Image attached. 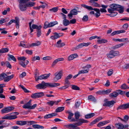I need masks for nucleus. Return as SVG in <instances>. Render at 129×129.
<instances>
[{"instance_id": "obj_25", "label": "nucleus", "mask_w": 129, "mask_h": 129, "mask_svg": "<svg viewBox=\"0 0 129 129\" xmlns=\"http://www.w3.org/2000/svg\"><path fill=\"white\" fill-rule=\"evenodd\" d=\"M118 95V93L116 92H114L112 93H110L109 95V97L110 98H115Z\"/></svg>"}, {"instance_id": "obj_24", "label": "nucleus", "mask_w": 129, "mask_h": 129, "mask_svg": "<svg viewBox=\"0 0 129 129\" xmlns=\"http://www.w3.org/2000/svg\"><path fill=\"white\" fill-rule=\"evenodd\" d=\"M14 77L13 74L11 75L6 76V78L4 79V81L5 82H7L10 80L12 78Z\"/></svg>"}, {"instance_id": "obj_64", "label": "nucleus", "mask_w": 129, "mask_h": 129, "mask_svg": "<svg viewBox=\"0 0 129 129\" xmlns=\"http://www.w3.org/2000/svg\"><path fill=\"white\" fill-rule=\"evenodd\" d=\"M123 69H129V63L126 64L123 67Z\"/></svg>"}, {"instance_id": "obj_62", "label": "nucleus", "mask_w": 129, "mask_h": 129, "mask_svg": "<svg viewBox=\"0 0 129 129\" xmlns=\"http://www.w3.org/2000/svg\"><path fill=\"white\" fill-rule=\"evenodd\" d=\"M40 57L39 56H35L33 57V61H35L36 60H40Z\"/></svg>"}, {"instance_id": "obj_21", "label": "nucleus", "mask_w": 129, "mask_h": 129, "mask_svg": "<svg viewBox=\"0 0 129 129\" xmlns=\"http://www.w3.org/2000/svg\"><path fill=\"white\" fill-rule=\"evenodd\" d=\"M109 122V120L100 122L97 124V126L99 127L102 126L108 123Z\"/></svg>"}, {"instance_id": "obj_23", "label": "nucleus", "mask_w": 129, "mask_h": 129, "mask_svg": "<svg viewBox=\"0 0 129 129\" xmlns=\"http://www.w3.org/2000/svg\"><path fill=\"white\" fill-rule=\"evenodd\" d=\"M115 125L117 129H123V124L122 123H118L115 124Z\"/></svg>"}, {"instance_id": "obj_13", "label": "nucleus", "mask_w": 129, "mask_h": 129, "mask_svg": "<svg viewBox=\"0 0 129 129\" xmlns=\"http://www.w3.org/2000/svg\"><path fill=\"white\" fill-rule=\"evenodd\" d=\"M91 44L90 43H82L78 45L74 49L75 50L77 49L81 48L83 47L84 46H87Z\"/></svg>"}, {"instance_id": "obj_22", "label": "nucleus", "mask_w": 129, "mask_h": 129, "mask_svg": "<svg viewBox=\"0 0 129 129\" xmlns=\"http://www.w3.org/2000/svg\"><path fill=\"white\" fill-rule=\"evenodd\" d=\"M61 40H59L57 41V47H58L60 48L61 47L65 45V44L63 42L61 43Z\"/></svg>"}, {"instance_id": "obj_3", "label": "nucleus", "mask_w": 129, "mask_h": 129, "mask_svg": "<svg viewBox=\"0 0 129 129\" xmlns=\"http://www.w3.org/2000/svg\"><path fill=\"white\" fill-rule=\"evenodd\" d=\"M110 8L108 9V11L111 12L113 11H118L120 14H122L124 11V7L120 5L115 4H112L110 6Z\"/></svg>"}, {"instance_id": "obj_57", "label": "nucleus", "mask_w": 129, "mask_h": 129, "mask_svg": "<svg viewBox=\"0 0 129 129\" xmlns=\"http://www.w3.org/2000/svg\"><path fill=\"white\" fill-rule=\"evenodd\" d=\"M5 64L7 68L10 69L12 68L11 66L9 61L5 62Z\"/></svg>"}, {"instance_id": "obj_17", "label": "nucleus", "mask_w": 129, "mask_h": 129, "mask_svg": "<svg viewBox=\"0 0 129 129\" xmlns=\"http://www.w3.org/2000/svg\"><path fill=\"white\" fill-rule=\"evenodd\" d=\"M78 55L77 54H72L70 55L68 57V59L69 61L72 60L74 58H77L78 57Z\"/></svg>"}, {"instance_id": "obj_58", "label": "nucleus", "mask_w": 129, "mask_h": 129, "mask_svg": "<svg viewBox=\"0 0 129 129\" xmlns=\"http://www.w3.org/2000/svg\"><path fill=\"white\" fill-rule=\"evenodd\" d=\"M111 90L112 89H110L107 90H104V94H107L111 92Z\"/></svg>"}, {"instance_id": "obj_7", "label": "nucleus", "mask_w": 129, "mask_h": 129, "mask_svg": "<svg viewBox=\"0 0 129 129\" xmlns=\"http://www.w3.org/2000/svg\"><path fill=\"white\" fill-rule=\"evenodd\" d=\"M62 75L63 72L62 70H61L59 72L55 73L54 74V77L53 78L54 80L56 82L60 79Z\"/></svg>"}, {"instance_id": "obj_51", "label": "nucleus", "mask_w": 129, "mask_h": 129, "mask_svg": "<svg viewBox=\"0 0 129 129\" xmlns=\"http://www.w3.org/2000/svg\"><path fill=\"white\" fill-rule=\"evenodd\" d=\"M88 19V15H84L82 19V20L84 21H87Z\"/></svg>"}, {"instance_id": "obj_53", "label": "nucleus", "mask_w": 129, "mask_h": 129, "mask_svg": "<svg viewBox=\"0 0 129 129\" xmlns=\"http://www.w3.org/2000/svg\"><path fill=\"white\" fill-rule=\"evenodd\" d=\"M19 64L24 68H25L26 67V65L25 63V62L23 61H20Z\"/></svg>"}, {"instance_id": "obj_43", "label": "nucleus", "mask_w": 129, "mask_h": 129, "mask_svg": "<svg viewBox=\"0 0 129 129\" xmlns=\"http://www.w3.org/2000/svg\"><path fill=\"white\" fill-rule=\"evenodd\" d=\"M57 24V22L56 21L51 22L49 23V27H52Z\"/></svg>"}, {"instance_id": "obj_19", "label": "nucleus", "mask_w": 129, "mask_h": 129, "mask_svg": "<svg viewBox=\"0 0 129 129\" xmlns=\"http://www.w3.org/2000/svg\"><path fill=\"white\" fill-rule=\"evenodd\" d=\"M26 121L24 120L17 121L16 122L17 124L21 126L26 125Z\"/></svg>"}, {"instance_id": "obj_16", "label": "nucleus", "mask_w": 129, "mask_h": 129, "mask_svg": "<svg viewBox=\"0 0 129 129\" xmlns=\"http://www.w3.org/2000/svg\"><path fill=\"white\" fill-rule=\"evenodd\" d=\"M89 122L87 120H85L83 119H79L78 122V125L80 126L83 123H87Z\"/></svg>"}, {"instance_id": "obj_54", "label": "nucleus", "mask_w": 129, "mask_h": 129, "mask_svg": "<svg viewBox=\"0 0 129 129\" xmlns=\"http://www.w3.org/2000/svg\"><path fill=\"white\" fill-rule=\"evenodd\" d=\"M47 104L49 106H52L54 105L53 101H49L47 102Z\"/></svg>"}, {"instance_id": "obj_63", "label": "nucleus", "mask_w": 129, "mask_h": 129, "mask_svg": "<svg viewBox=\"0 0 129 129\" xmlns=\"http://www.w3.org/2000/svg\"><path fill=\"white\" fill-rule=\"evenodd\" d=\"M113 70L112 69H110L108 72L107 74L108 76H110L113 74Z\"/></svg>"}, {"instance_id": "obj_48", "label": "nucleus", "mask_w": 129, "mask_h": 129, "mask_svg": "<svg viewBox=\"0 0 129 129\" xmlns=\"http://www.w3.org/2000/svg\"><path fill=\"white\" fill-rule=\"evenodd\" d=\"M26 59V58L24 56L19 57L18 58V59L20 60V61H23V62L25 61Z\"/></svg>"}, {"instance_id": "obj_50", "label": "nucleus", "mask_w": 129, "mask_h": 129, "mask_svg": "<svg viewBox=\"0 0 129 129\" xmlns=\"http://www.w3.org/2000/svg\"><path fill=\"white\" fill-rule=\"evenodd\" d=\"M41 43L39 41H37L35 43H33V46H38L41 45Z\"/></svg>"}, {"instance_id": "obj_47", "label": "nucleus", "mask_w": 129, "mask_h": 129, "mask_svg": "<svg viewBox=\"0 0 129 129\" xmlns=\"http://www.w3.org/2000/svg\"><path fill=\"white\" fill-rule=\"evenodd\" d=\"M71 13L72 14L74 15H76L77 14V10L74 9H73L72 10L70 11Z\"/></svg>"}, {"instance_id": "obj_26", "label": "nucleus", "mask_w": 129, "mask_h": 129, "mask_svg": "<svg viewBox=\"0 0 129 129\" xmlns=\"http://www.w3.org/2000/svg\"><path fill=\"white\" fill-rule=\"evenodd\" d=\"M63 25L65 26L69 25L70 24V22L69 20L66 19H64L63 21Z\"/></svg>"}, {"instance_id": "obj_11", "label": "nucleus", "mask_w": 129, "mask_h": 129, "mask_svg": "<svg viewBox=\"0 0 129 129\" xmlns=\"http://www.w3.org/2000/svg\"><path fill=\"white\" fill-rule=\"evenodd\" d=\"M31 100H30L27 103L22 106V107L24 109H32V106H31Z\"/></svg>"}, {"instance_id": "obj_56", "label": "nucleus", "mask_w": 129, "mask_h": 129, "mask_svg": "<svg viewBox=\"0 0 129 129\" xmlns=\"http://www.w3.org/2000/svg\"><path fill=\"white\" fill-rule=\"evenodd\" d=\"M52 59V57L50 56H47L43 57V59L44 60H49Z\"/></svg>"}, {"instance_id": "obj_18", "label": "nucleus", "mask_w": 129, "mask_h": 129, "mask_svg": "<svg viewBox=\"0 0 129 129\" xmlns=\"http://www.w3.org/2000/svg\"><path fill=\"white\" fill-rule=\"evenodd\" d=\"M56 115L57 113H52L45 116L44 117V118L45 119H48L51 118L53 116H56Z\"/></svg>"}, {"instance_id": "obj_37", "label": "nucleus", "mask_w": 129, "mask_h": 129, "mask_svg": "<svg viewBox=\"0 0 129 129\" xmlns=\"http://www.w3.org/2000/svg\"><path fill=\"white\" fill-rule=\"evenodd\" d=\"M98 43L99 44H102L107 43V40L104 39H102L101 40H98L97 41Z\"/></svg>"}, {"instance_id": "obj_35", "label": "nucleus", "mask_w": 129, "mask_h": 129, "mask_svg": "<svg viewBox=\"0 0 129 129\" xmlns=\"http://www.w3.org/2000/svg\"><path fill=\"white\" fill-rule=\"evenodd\" d=\"M70 84L69 83L67 84L65 83V82H64V86H62L59 88V89H65L66 88H68L69 86V85Z\"/></svg>"}, {"instance_id": "obj_59", "label": "nucleus", "mask_w": 129, "mask_h": 129, "mask_svg": "<svg viewBox=\"0 0 129 129\" xmlns=\"http://www.w3.org/2000/svg\"><path fill=\"white\" fill-rule=\"evenodd\" d=\"M91 6L95 7H101L100 5L96 2L94 3Z\"/></svg>"}, {"instance_id": "obj_49", "label": "nucleus", "mask_w": 129, "mask_h": 129, "mask_svg": "<svg viewBox=\"0 0 129 129\" xmlns=\"http://www.w3.org/2000/svg\"><path fill=\"white\" fill-rule=\"evenodd\" d=\"M112 51L114 57L119 55V52L118 51H115L113 50Z\"/></svg>"}, {"instance_id": "obj_27", "label": "nucleus", "mask_w": 129, "mask_h": 129, "mask_svg": "<svg viewBox=\"0 0 129 129\" xmlns=\"http://www.w3.org/2000/svg\"><path fill=\"white\" fill-rule=\"evenodd\" d=\"M81 6L84 8L86 9L89 11L93 10V8L91 6H88L85 4H82Z\"/></svg>"}, {"instance_id": "obj_33", "label": "nucleus", "mask_w": 129, "mask_h": 129, "mask_svg": "<svg viewBox=\"0 0 129 129\" xmlns=\"http://www.w3.org/2000/svg\"><path fill=\"white\" fill-rule=\"evenodd\" d=\"M8 56H9L8 59V60H10L12 59L14 61H16V58L13 55L10 54H8Z\"/></svg>"}, {"instance_id": "obj_36", "label": "nucleus", "mask_w": 129, "mask_h": 129, "mask_svg": "<svg viewBox=\"0 0 129 129\" xmlns=\"http://www.w3.org/2000/svg\"><path fill=\"white\" fill-rule=\"evenodd\" d=\"M9 51V49L8 48H3L0 49V53H5Z\"/></svg>"}, {"instance_id": "obj_15", "label": "nucleus", "mask_w": 129, "mask_h": 129, "mask_svg": "<svg viewBox=\"0 0 129 129\" xmlns=\"http://www.w3.org/2000/svg\"><path fill=\"white\" fill-rule=\"evenodd\" d=\"M17 118V116L15 115H10L8 116V115H6L4 117L2 118L4 119L11 120L16 119Z\"/></svg>"}, {"instance_id": "obj_42", "label": "nucleus", "mask_w": 129, "mask_h": 129, "mask_svg": "<svg viewBox=\"0 0 129 129\" xmlns=\"http://www.w3.org/2000/svg\"><path fill=\"white\" fill-rule=\"evenodd\" d=\"M49 23L47 21H46L44 23L43 28L44 29H46L47 28L49 27Z\"/></svg>"}, {"instance_id": "obj_60", "label": "nucleus", "mask_w": 129, "mask_h": 129, "mask_svg": "<svg viewBox=\"0 0 129 129\" xmlns=\"http://www.w3.org/2000/svg\"><path fill=\"white\" fill-rule=\"evenodd\" d=\"M117 91L118 92V93L121 95H123L125 93V92L122 91L120 90H117Z\"/></svg>"}, {"instance_id": "obj_20", "label": "nucleus", "mask_w": 129, "mask_h": 129, "mask_svg": "<svg viewBox=\"0 0 129 129\" xmlns=\"http://www.w3.org/2000/svg\"><path fill=\"white\" fill-rule=\"evenodd\" d=\"M72 74H69L67 77H66L64 79V82L67 84H70L69 80L71 79L72 77Z\"/></svg>"}, {"instance_id": "obj_44", "label": "nucleus", "mask_w": 129, "mask_h": 129, "mask_svg": "<svg viewBox=\"0 0 129 129\" xmlns=\"http://www.w3.org/2000/svg\"><path fill=\"white\" fill-rule=\"evenodd\" d=\"M67 112L69 114L68 118L69 119H71L72 117L74 115V114L71 113V112L69 111H67Z\"/></svg>"}, {"instance_id": "obj_39", "label": "nucleus", "mask_w": 129, "mask_h": 129, "mask_svg": "<svg viewBox=\"0 0 129 129\" xmlns=\"http://www.w3.org/2000/svg\"><path fill=\"white\" fill-rule=\"evenodd\" d=\"M80 116L79 113L78 112H75V117L76 119L78 120Z\"/></svg>"}, {"instance_id": "obj_52", "label": "nucleus", "mask_w": 129, "mask_h": 129, "mask_svg": "<svg viewBox=\"0 0 129 129\" xmlns=\"http://www.w3.org/2000/svg\"><path fill=\"white\" fill-rule=\"evenodd\" d=\"M19 86L26 93L29 92V91L23 85L20 84Z\"/></svg>"}, {"instance_id": "obj_29", "label": "nucleus", "mask_w": 129, "mask_h": 129, "mask_svg": "<svg viewBox=\"0 0 129 129\" xmlns=\"http://www.w3.org/2000/svg\"><path fill=\"white\" fill-rule=\"evenodd\" d=\"M88 98L89 100L92 102H95L96 101L95 98L92 95H90L89 96Z\"/></svg>"}, {"instance_id": "obj_10", "label": "nucleus", "mask_w": 129, "mask_h": 129, "mask_svg": "<svg viewBox=\"0 0 129 129\" xmlns=\"http://www.w3.org/2000/svg\"><path fill=\"white\" fill-rule=\"evenodd\" d=\"M78 126L77 122L75 123L74 124L71 123L68 125V127L69 129H80V128L77 127Z\"/></svg>"}, {"instance_id": "obj_5", "label": "nucleus", "mask_w": 129, "mask_h": 129, "mask_svg": "<svg viewBox=\"0 0 129 129\" xmlns=\"http://www.w3.org/2000/svg\"><path fill=\"white\" fill-rule=\"evenodd\" d=\"M15 20L11 19L9 22L6 24V25H9L13 22H14L16 23V28L18 29V28L19 27V19L18 17H15Z\"/></svg>"}, {"instance_id": "obj_45", "label": "nucleus", "mask_w": 129, "mask_h": 129, "mask_svg": "<svg viewBox=\"0 0 129 129\" xmlns=\"http://www.w3.org/2000/svg\"><path fill=\"white\" fill-rule=\"evenodd\" d=\"M71 88L73 89L74 90H80V88L78 87L75 85H72Z\"/></svg>"}, {"instance_id": "obj_1", "label": "nucleus", "mask_w": 129, "mask_h": 129, "mask_svg": "<svg viewBox=\"0 0 129 129\" xmlns=\"http://www.w3.org/2000/svg\"><path fill=\"white\" fill-rule=\"evenodd\" d=\"M59 85V83H46L43 81L41 83L37 84L36 86V87L37 89H44L47 87H53L58 86Z\"/></svg>"}, {"instance_id": "obj_46", "label": "nucleus", "mask_w": 129, "mask_h": 129, "mask_svg": "<svg viewBox=\"0 0 129 129\" xmlns=\"http://www.w3.org/2000/svg\"><path fill=\"white\" fill-rule=\"evenodd\" d=\"M58 7H54L49 10V11H52L54 12H56L58 11Z\"/></svg>"}, {"instance_id": "obj_41", "label": "nucleus", "mask_w": 129, "mask_h": 129, "mask_svg": "<svg viewBox=\"0 0 129 129\" xmlns=\"http://www.w3.org/2000/svg\"><path fill=\"white\" fill-rule=\"evenodd\" d=\"M9 20V18L6 19H2L0 20V24H2L3 23L8 22Z\"/></svg>"}, {"instance_id": "obj_38", "label": "nucleus", "mask_w": 129, "mask_h": 129, "mask_svg": "<svg viewBox=\"0 0 129 129\" xmlns=\"http://www.w3.org/2000/svg\"><path fill=\"white\" fill-rule=\"evenodd\" d=\"M89 71V69H88V70H84L80 71H79L78 73L79 75L81 74H84L87 73Z\"/></svg>"}, {"instance_id": "obj_14", "label": "nucleus", "mask_w": 129, "mask_h": 129, "mask_svg": "<svg viewBox=\"0 0 129 129\" xmlns=\"http://www.w3.org/2000/svg\"><path fill=\"white\" fill-rule=\"evenodd\" d=\"M128 108H129V103L122 104L119 106L117 108V110L120 109H125Z\"/></svg>"}, {"instance_id": "obj_34", "label": "nucleus", "mask_w": 129, "mask_h": 129, "mask_svg": "<svg viewBox=\"0 0 129 129\" xmlns=\"http://www.w3.org/2000/svg\"><path fill=\"white\" fill-rule=\"evenodd\" d=\"M114 11H115L113 10L112 12H109V13H110L111 14H108V15L111 17H113L117 15V13L116 12H114Z\"/></svg>"}, {"instance_id": "obj_6", "label": "nucleus", "mask_w": 129, "mask_h": 129, "mask_svg": "<svg viewBox=\"0 0 129 129\" xmlns=\"http://www.w3.org/2000/svg\"><path fill=\"white\" fill-rule=\"evenodd\" d=\"M42 27V26L40 25L38 26L37 25L33 24V29H37V36L38 37H39L41 35L42 32L41 29Z\"/></svg>"}, {"instance_id": "obj_40", "label": "nucleus", "mask_w": 129, "mask_h": 129, "mask_svg": "<svg viewBox=\"0 0 129 129\" xmlns=\"http://www.w3.org/2000/svg\"><path fill=\"white\" fill-rule=\"evenodd\" d=\"M121 88L122 89H129V87H128L126 84L124 83L121 85Z\"/></svg>"}, {"instance_id": "obj_55", "label": "nucleus", "mask_w": 129, "mask_h": 129, "mask_svg": "<svg viewBox=\"0 0 129 129\" xmlns=\"http://www.w3.org/2000/svg\"><path fill=\"white\" fill-rule=\"evenodd\" d=\"M32 20L30 22H29V29L30 30V34L31 35V33L32 32V25L31 26V24L32 23Z\"/></svg>"}, {"instance_id": "obj_28", "label": "nucleus", "mask_w": 129, "mask_h": 129, "mask_svg": "<svg viewBox=\"0 0 129 129\" xmlns=\"http://www.w3.org/2000/svg\"><path fill=\"white\" fill-rule=\"evenodd\" d=\"M123 45V44L122 43L119 44L112 47L111 49L113 50H115L119 48L120 47L122 46Z\"/></svg>"}, {"instance_id": "obj_2", "label": "nucleus", "mask_w": 129, "mask_h": 129, "mask_svg": "<svg viewBox=\"0 0 129 129\" xmlns=\"http://www.w3.org/2000/svg\"><path fill=\"white\" fill-rule=\"evenodd\" d=\"M19 7L20 10L24 11L27 9V7L32 6V2L30 0H19Z\"/></svg>"}, {"instance_id": "obj_8", "label": "nucleus", "mask_w": 129, "mask_h": 129, "mask_svg": "<svg viewBox=\"0 0 129 129\" xmlns=\"http://www.w3.org/2000/svg\"><path fill=\"white\" fill-rule=\"evenodd\" d=\"M104 101L105 103L103 104V106L106 107L108 106L110 107H112L115 103V102L113 100L108 101V100L106 99H104Z\"/></svg>"}, {"instance_id": "obj_9", "label": "nucleus", "mask_w": 129, "mask_h": 129, "mask_svg": "<svg viewBox=\"0 0 129 129\" xmlns=\"http://www.w3.org/2000/svg\"><path fill=\"white\" fill-rule=\"evenodd\" d=\"M14 109V108L12 106H9L1 110V112L2 113H8L10 112Z\"/></svg>"}, {"instance_id": "obj_12", "label": "nucleus", "mask_w": 129, "mask_h": 129, "mask_svg": "<svg viewBox=\"0 0 129 129\" xmlns=\"http://www.w3.org/2000/svg\"><path fill=\"white\" fill-rule=\"evenodd\" d=\"M44 94L43 92H40L33 94V98L34 99L39 98L44 96Z\"/></svg>"}, {"instance_id": "obj_61", "label": "nucleus", "mask_w": 129, "mask_h": 129, "mask_svg": "<svg viewBox=\"0 0 129 129\" xmlns=\"http://www.w3.org/2000/svg\"><path fill=\"white\" fill-rule=\"evenodd\" d=\"M98 1V0H89L88 2L91 5L93 4Z\"/></svg>"}, {"instance_id": "obj_30", "label": "nucleus", "mask_w": 129, "mask_h": 129, "mask_svg": "<svg viewBox=\"0 0 129 129\" xmlns=\"http://www.w3.org/2000/svg\"><path fill=\"white\" fill-rule=\"evenodd\" d=\"M33 128H34L43 129L44 127L43 126L40 125L38 124H33Z\"/></svg>"}, {"instance_id": "obj_32", "label": "nucleus", "mask_w": 129, "mask_h": 129, "mask_svg": "<svg viewBox=\"0 0 129 129\" xmlns=\"http://www.w3.org/2000/svg\"><path fill=\"white\" fill-rule=\"evenodd\" d=\"M94 115L95 114L94 113H91L85 115V119H88L94 116Z\"/></svg>"}, {"instance_id": "obj_4", "label": "nucleus", "mask_w": 129, "mask_h": 129, "mask_svg": "<svg viewBox=\"0 0 129 129\" xmlns=\"http://www.w3.org/2000/svg\"><path fill=\"white\" fill-rule=\"evenodd\" d=\"M38 74L39 75V72L38 69H36L35 72V80L37 81L39 80L47 79L50 76L51 74L49 73L48 74H45L43 75H42L38 76H37Z\"/></svg>"}, {"instance_id": "obj_31", "label": "nucleus", "mask_w": 129, "mask_h": 129, "mask_svg": "<svg viewBox=\"0 0 129 129\" xmlns=\"http://www.w3.org/2000/svg\"><path fill=\"white\" fill-rule=\"evenodd\" d=\"M64 109V107H59L56 108L55 110L56 112H59L62 111Z\"/></svg>"}]
</instances>
